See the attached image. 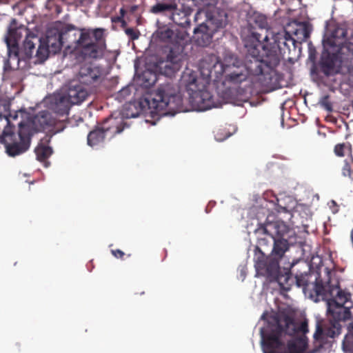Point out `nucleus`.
<instances>
[{"instance_id": "34", "label": "nucleus", "mask_w": 353, "mask_h": 353, "mask_svg": "<svg viewBox=\"0 0 353 353\" xmlns=\"http://www.w3.org/2000/svg\"><path fill=\"white\" fill-rule=\"evenodd\" d=\"M275 237H273V239H270L269 236L265 235V237H259L258 239V245L256 248V250H259L260 254L263 253L260 248L263 247H270L272 245H273V240H275ZM260 254L259 256H261Z\"/></svg>"}, {"instance_id": "37", "label": "nucleus", "mask_w": 353, "mask_h": 353, "mask_svg": "<svg viewBox=\"0 0 353 353\" xmlns=\"http://www.w3.org/2000/svg\"><path fill=\"white\" fill-rule=\"evenodd\" d=\"M199 4L203 8L210 9L214 8L218 3L219 0H199Z\"/></svg>"}, {"instance_id": "13", "label": "nucleus", "mask_w": 353, "mask_h": 353, "mask_svg": "<svg viewBox=\"0 0 353 353\" xmlns=\"http://www.w3.org/2000/svg\"><path fill=\"white\" fill-rule=\"evenodd\" d=\"M199 70L205 79L219 78L221 75V60L214 54H208L201 60Z\"/></svg>"}, {"instance_id": "20", "label": "nucleus", "mask_w": 353, "mask_h": 353, "mask_svg": "<svg viewBox=\"0 0 353 353\" xmlns=\"http://www.w3.org/2000/svg\"><path fill=\"white\" fill-rule=\"evenodd\" d=\"M274 42L276 45V48L274 46V49H278L280 53L285 54L287 51L290 52L291 46L295 48V38H293L292 34L285 30L275 36ZM269 48H273V46L269 45ZM276 51L278 52V50Z\"/></svg>"}, {"instance_id": "2", "label": "nucleus", "mask_w": 353, "mask_h": 353, "mask_svg": "<svg viewBox=\"0 0 353 353\" xmlns=\"http://www.w3.org/2000/svg\"><path fill=\"white\" fill-rule=\"evenodd\" d=\"M252 36L244 39L246 52L243 64L246 79L248 75H270L280 63V56L274 47L269 48L268 43H260Z\"/></svg>"}, {"instance_id": "32", "label": "nucleus", "mask_w": 353, "mask_h": 353, "mask_svg": "<svg viewBox=\"0 0 353 353\" xmlns=\"http://www.w3.org/2000/svg\"><path fill=\"white\" fill-rule=\"evenodd\" d=\"M311 276L310 274L305 273L295 276L296 283L298 287H302L303 289L309 285V277Z\"/></svg>"}, {"instance_id": "5", "label": "nucleus", "mask_w": 353, "mask_h": 353, "mask_svg": "<svg viewBox=\"0 0 353 353\" xmlns=\"http://www.w3.org/2000/svg\"><path fill=\"white\" fill-rule=\"evenodd\" d=\"M6 125L0 137V142L3 144L6 154L9 157H15L29 150L34 130L30 125L21 121L18 132L15 133L10 125L9 119H6Z\"/></svg>"}, {"instance_id": "18", "label": "nucleus", "mask_w": 353, "mask_h": 353, "mask_svg": "<svg viewBox=\"0 0 353 353\" xmlns=\"http://www.w3.org/2000/svg\"><path fill=\"white\" fill-rule=\"evenodd\" d=\"M346 35L347 32L344 28L336 27L332 31L330 35L327 39H323L324 48H335L336 52H340L345 41Z\"/></svg>"}, {"instance_id": "40", "label": "nucleus", "mask_w": 353, "mask_h": 353, "mask_svg": "<svg viewBox=\"0 0 353 353\" xmlns=\"http://www.w3.org/2000/svg\"><path fill=\"white\" fill-rule=\"evenodd\" d=\"M111 253L114 257L117 259H123L125 255V253L119 249L112 250Z\"/></svg>"}, {"instance_id": "44", "label": "nucleus", "mask_w": 353, "mask_h": 353, "mask_svg": "<svg viewBox=\"0 0 353 353\" xmlns=\"http://www.w3.org/2000/svg\"><path fill=\"white\" fill-rule=\"evenodd\" d=\"M350 173H351L350 166L348 164H345V165L343 168V174L345 175H347V174L350 175Z\"/></svg>"}, {"instance_id": "31", "label": "nucleus", "mask_w": 353, "mask_h": 353, "mask_svg": "<svg viewBox=\"0 0 353 353\" xmlns=\"http://www.w3.org/2000/svg\"><path fill=\"white\" fill-rule=\"evenodd\" d=\"M13 32H10V36L6 39V43L8 48L9 56H13L16 59H19V47L17 41L13 38Z\"/></svg>"}, {"instance_id": "27", "label": "nucleus", "mask_w": 353, "mask_h": 353, "mask_svg": "<svg viewBox=\"0 0 353 353\" xmlns=\"http://www.w3.org/2000/svg\"><path fill=\"white\" fill-rule=\"evenodd\" d=\"M72 104L69 102L65 95L59 98V100L53 105L52 110L56 117L68 115Z\"/></svg>"}, {"instance_id": "29", "label": "nucleus", "mask_w": 353, "mask_h": 353, "mask_svg": "<svg viewBox=\"0 0 353 353\" xmlns=\"http://www.w3.org/2000/svg\"><path fill=\"white\" fill-rule=\"evenodd\" d=\"M276 221L272 222H266L261 225L256 230L259 234H263L270 236V239L276 238Z\"/></svg>"}, {"instance_id": "45", "label": "nucleus", "mask_w": 353, "mask_h": 353, "mask_svg": "<svg viewBox=\"0 0 353 353\" xmlns=\"http://www.w3.org/2000/svg\"><path fill=\"white\" fill-rule=\"evenodd\" d=\"M112 21H113L114 22H120V23H125V24H126V22L125 21V20L123 19V18L122 17V16H118V17H117L114 18V19H112Z\"/></svg>"}, {"instance_id": "7", "label": "nucleus", "mask_w": 353, "mask_h": 353, "mask_svg": "<svg viewBox=\"0 0 353 353\" xmlns=\"http://www.w3.org/2000/svg\"><path fill=\"white\" fill-rule=\"evenodd\" d=\"M77 40L80 52L85 59H99L103 57L106 47V29L81 28Z\"/></svg>"}, {"instance_id": "49", "label": "nucleus", "mask_w": 353, "mask_h": 353, "mask_svg": "<svg viewBox=\"0 0 353 353\" xmlns=\"http://www.w3.org/2000/svg\"><path fill=\"white\" fill-rule=\"evenodd\" d=\"M350 1H352L353 3V0H350Z\"/></svg>"}, {"instance_id": "11", "label": "nucleus", "mask_w": 353, "mask_h": 353, "mask_svg": "<svg viewBox=\"0 0 353 353\" xmlns=\"http://www.w3.org/2000/svg\"><path fill=\"white\" fill-rule=\"evenodd\" d=\"M225 74L226 79L232 83H241L246 80V72L243 62L237 54L225 50L221 60V74Z\"/></svg>"}, {"instance_id": "24", "label": "nucleus", "mask_w": 353, "mask_h": 353, "mask_svg": "<svg viewBox=\"0 0 353 353\" xmlns=\"http://www.w3.org/2000/svg\"><path fill=\"white\" fill-rule=\"evenodd\" d=\"M52 135L46 134L43 139H41L38 145L35 148V154L37 159L41 162L45 161L52 154V148L48 145L50 142Z\"/></svg>"}, {"instance_id": "36", "label": "nucleus", "mask_w": 353, "mask_h": 353, "mask_svg": "<svg viewBox=\"0 0 353 353\" xmlns=\"http://www.w3.org/2000/svg\"><path fill=\"white\" fill-rule=\"evenodd\" d=\"M18 118V113L15 112L13 114L10 113L8 115H5L3 117L0 114V123H3V124H6V119H9V123L11 127H12L13 130H14V126L11 124V120H16Z\"/></svg>"}, {"instance_id": "28", "label": "nucleus", "mask_w": 353, "mask_h": 353, "mask_svg": "<svg viewBox=\"0 0 353 353\" xmlns=\"http://www.w3.org/2000/svg\"><path fill=\"white\" fill-rule=\"evenodd\" d=\"M175 6L176 3L174 1L158 2L151 8L150 11L155 14H164L170 17Z\"/></svg>"}, {"instance_id": "35", "label": "nucleus", "mask_w": 353, "mask_h": 353, "mask_svg": "<svg viewBox=\"0 0 353 353\" xmlns=\"http://www.w3.org/2000/svg\"><path fill=\"white\" fill-rule=\"evenodd\" d=\"M125 34L128 36L130 40L134 41L139 37L140 32L138 30L133 28H128L125 30Z\"/></svg>"}, {"instance_id": "33", "label": "nucleus", "mask_w": 353, "mask_h": 353, "mask_svg": "<svg viewBox=\"0 0 353 353\" xmlns=\"http://www.w3.org/2000/svg\"><path fill=\"white\" fill-rule=\"evenodd\" d=\"M289 227L282 221H276V238H283L288 232Z\"/></svg>"}, {"instance_id": "16", "label": "nucleus", "mask_w": 353, "mask_h": 353, "mask_svg": "<svg viewBox=\"0 0 353 353\" xmlns=\"http://www.w3.org/2000/svg\"><path fill=\"white\" fill-rule=\"evenodd\" d=\"M269 25L267 17L263 14H256L253 18V24L251 25L250 33L245 38H254L259 40V43H265L268 41Z\"/></svg>"}, {"instance_id": "15", "label": "nucleus", "mask_w": 353, "mask_h": 353, "mask_svg": "<svg viewBox=\"0 0 353 353\" xmlns=\"http://www.w3.org/2000/svg\"><path fill=\"white\" fill-rule=\"evenodd\" d=\"M260 334L264 353H278V351L285 346L284 340L281 339L268 327L261 328Z\"/></svg>"}, {"instance_id": "47", "label": "nucleus", "mask_w": 353, "mask_h": 353, "mask_svg": "<svg viewBox=\"0 0 353 353\" xmlns=\"http://www.w3.org/2000/svg\"><path fill=\"white\" fill-rule=\"evenodd\" d=\"M200 12H197L195 15V20H197L198 17L200 15Z\"/></svg>"}, {"instance_id": "21", "label": "nucleus", "mask_w": 353, "mask_h": 353, "mask_svg": "<svg viewBox=\"0 0 353 353\" xmlns=\"http://www.w3.org/2000/svg\"><path fill=\"white\" fill-rule=\"evenodd\" d=\"M191 10L189 8L181 6L178 8L176 4L175 8L173 9L170 19L178 26L183 28H189L190 26V15Z\"/></svg>"}, {"instance_id": "48", "label": "nucleus", "mask_w": 353, "mask_h": 353, "mask_svg": "<svg viewBox=\"0 0 353 353\" xmlns=\"http://www.w3.org/2000/svg\"><path fill=\"white\" fill-rule=\"evenodd\" d=\"M126 25H127V23H126V24H125V23H121V26H122V27H125Z\"/></svg>"}, {"instance_id": "17", "label": "nucleus", "mask_w": 353, "mask_h": 353, "mask_svg": "<svg viewBox=\"0 0 353 353\" xmlns=\"http://www.w3.org/2000/svg\"><path fill=\"white\" fill-rule=\"evenodd\" d=\"M103 75L102 68L92 63L82 65L78 73L79 81L85 85H91L100 81Z\"/></svg>"}, {"instance_id": "43", "label": "nucleus", "mask_w": 353, "mask_h": 353, "mask_svg": "<svg viewBox=\"0 0 353 353\" xmlns=\"http://www.w3.org/2000/svg\"><path fill=\"white\" fill-rule=\"evenodd\" d=\"M128 12L130 14H134L138 9V6H127Z\"/></svg>"}, {"instance_id": "9", "label": "nucleus", "mask_w": 353, "mask_h": 353, "mask_svg": "<svg viewBox=\"0 0 353 353\" xmlns=\"http://www.w3.org/2000/svg\"><path fill=\"white\" fill-rule=\"evenodd\" d=\"M266 327L284 341L285 336H292L299 332L305 334L308 332L307 322H302L297 325L294 319L284 312L272 316Z\"/></svg>"}, {"instance_id": "46", "label": "nucleus", "mask_w": 353, "mask_h": 353, "mask_svg": "<svg viewBox=\"0 0 353 353\" xmlns=\"http://www.w3.org/2000/svg\"><path fill=\"white\" fill-rule=\"evenodd\" d=\"M128 12L127 8L123 7L120 9V16L124 18L125 14Z\"/></svg>"}, {"instance_id": "39", "label": "nucleus", "mask_w": 353, "mask_h": 353, "mask_svg": "<svg viewBox=\"0 0 353 353\" xmlns=\"http://www.w3.org/2000/svg\"><path fill=\"white\" fill-rule=\"evenodd\" d=\"M345 148V145L344 143L341 144H337L334 148V152L336 155L339 157H343L345 155L344 154V149Z\"/></svg>"}, {"instance_id": "38", "label": "nucleus", "mask_w": 353, "mask_h": 353, "mask_svg": "<svg viewBox=\"0 0 353 353\" xmlns=\"http://www.w3.org/2000/svg\"><path fill=\"white\" fill-rule=\"evenodd\" d=\"M321 105L328 112L332 111V105L329 100V96H324L320 101Z\"/></svg>"}, {"instance_id": "14", "label": "nucleus", "mask_w": 353, "mask_h": 353, "mask_svg": "<svg viewBox=\"0 0 353 353\" xmlns=\"http://www.w3.org/2000/svg\"><path fill=\"white\" fill-rule=\"evenodd\" d=\"M39 47L36 51V57L41 61H45L49 54V48H52L54 52L59 51L63 46L62 34L57 32L54 36L48 34L43 39H38Z\"/></svg>"}, {"instance_id": "1", "label": "nucleus", "mask_w": 353, "mask_h": 353, "mask_svg": "<svg viewBox=\"0 0 353 353\" xmlns=\"http://www.w3.org/2000/svg\"><path fill=\"white\" fill-rule=\"evenodd\" d=\"M326 279H316L314 291L316 296L326 300L327 321L318 322L314 334L313 349L309 353L319 352L327 343L328 338L338 336L342 330L341 322L351 319L350 309L353 307V285L341 289L339 282L332 279L333 273L325 268Z\"/></svg>"}, {"instance_id": "26", "label": "nucleus", "mask_w": 353, "mask_h": 353, "mask_svg": "<svg viewBox=\"0 0 353 353\" xmlns=\"http://www.w3.org/2000/svg\"><path fill=\"white\" fill-rule=\"evenodd\" d=\"M312 27L307 22H300L294 24L292 30V34L296 37V42L305 41L310 36Z\"/></svg>"}, {"instance_id": "4", "label": "nucleus", "mask_w": 353, "mask_h": 353, "mask_svg": "<svg viewBox=\"0 0 353 353\" xmlns=\"http://www.w3.org/2000/svg\"><path fill=\"white\" fill-rule=\"evenodd\" d=\"M188 34L185 30L174 32L166 28L159 32V38L168 43H172L173 46L170 48L168 54L164 61L160 62V68L165 76L171 77L180 70L183 63V42L187 39Z\"/></svg>"}, {"instance_id": "23", "label": "nucleus", "mask_w": 353, "mask_h": 353, "mask_svg": "<svg viewBox=\"0 0 353 353\" xmlns=\"http://www.w3.org/2000/svg\"><path fill=\"white\" fill-rule=\"evenodd\" d=\"M65 96L72 105L84 101L88 97V92L81 85H71Z\"/></svg>"}, {"instance_id": "8", "label": "nucleus", "mask_w": 353, "mask_h": 353, "mask_svg": "<svg viewBox=\"0 0 353 353\" xmlns=\"http://www.w3.org/2000/svg\"><path fill=\"white\" fill-rule=\"evenodd\" d=\"M185 88L190 96V103L197 111H205L216 107L212 94L205 89V85L199 82L196 76L190 74L183 76Z\"/></svg>"}, {"instance_id": "19", "label": "nucleus", "mask_w": 353, "mask_h": 353, "mask_svg": "<svg viewBox=\"0 0 353 353\" xmlns=\"http://www.w3.org/2000/svg\"><path fill=\"white\" fill-rule=\"evenodd\" d=\"M193 32L196 43L204 47L211 43L214 31L205 23H202L194 29Z\"/></svg>"}, {"instance_id": "22", "label": "nucleus", "mask_w": 353, "mask_h": 353, "mask_svg": "<svg viewBox=\"0 0 353 353\" xmlns=\"http://www.w3.org/2000/svg\"><path fill=\"white\" fill-rule=\"evenodd\" d=\"M340 52H336L335 48H326L322 54L320 66L321 71L327 76L330 75L334 68V62L337 54Z\"/></svg>"}, {"instance_id": "25", "label": "nucleus", "mask_w": 353, "mask_h": 353, "mask_svg": "<svg viewBox=\"0 0 353 353\" xmlns=\"http://www.w3.org/2000/svg\"><path fill=\"white\" fill-rule=\"evenodd\" d=\"M287 337H285V343L288 342L287 347L283 350L281 347L278 353H305L307 347V343L305 339L289 340Z\"/></svg>"}, {"instance_id": "12", "label": "nucleus", "mask_w": 353, "mask_h": 353, "mask_svg": "<svg viewBox=\"0 0 353 353\" xmlns=\"http://www.w3.org/2000/svg\"><path fill=\"white\" fill-rule=\"evenodd\" d=\"M32 123L37 131L48 130L52 132V136L64 128L61 120L53 112L48 110H42L37 114Z\"/></svg>"}, {"instance_id": "30", "label": "nucleus", "mask_w": 353, "mask_h": 353, "mask_svg": "<svg viewBox=\"0 0 353 353\" xmlns=\"http://www.w3.org/2000/svg\"><path fill=\"white\" fill-rule=\"evenodd\" d=\"M32 39L38 40L36 35L33 34H28L23 42V50L26 57L30 59L32 57L34 50L35 48V43Z\"/></svg>"}, {"instance_id": "6", "label": "nucleus", "mask_w": 353, "mask_h": 353, "mask_svg": "<svg viewBox=\"0 0 353 353\" xmlns=\"http://www.w3.org/2000/svg\"><path fill=\"white\" fill-rule=\"evenodd\" d=\"M147 102L149 108L160 115L173 116L183 110L182 97L175 93L170 83L161 85Z\"/></svg>"}, {"instance_id": "3", "label": "nucleus", "mask_w": 353, "mask_h": 353, "mask_svg": "<svg viewBox=\"0 0 353 353\" xmlns=\"http://www.w3.org/2000/svg\"><path fill=\"white\" fill-rule=\"evenodd\" d=\"M289 249V243L283 238H276L273 240V248L271 256H265L264 253L257 256L254 262L256 275L264 276L270 283L277 282L281 288L288 283L291 277L290 270L284 274L281 272L279 261Z\"/></svg>"}, {"instance_id": "41", "label": "nucleus", "mask_w": 353, "mask_h": 353, "mask_svg": "<svg viewBox=\"0 0 353 353\" xmlns=\"http://www.w3.org/2000/svg\"><path fill=\"white\" fill-rule=\"evenodd\" d=\"M130 94V91L128 88H124L121 90L119 92V95L122 97H125L126 96H129Z\"/></svg>"}, {"instance_id": "10", "label": "nucleus", "mask_w": 353, "mask_h": 353, "mask_svg": "<svg viewBox=\"0 0 353 353\" xmlns=\"http://www.w3.org/2000/svg\"><path fill=\"white\" fill-rule=\"evenodd\" d=\"M127 126L123 120L109 117L100 125L89 132L87 137L88 144L92 147L99 145L103 143L106 138L112 139L120 134Z\"/></svg>"}, {"instance_id": "42", "label": "nucleus", "mask_w": 353, "mask_h": 353, "mask_svg": "<svg viewBox=\"0 0 353 353\" xmlns=\"http://www.w3.org/2000/svg\"><path fill=\"white\" fill-rule=\"evenodd\" d=\"M147 74L152 75L154 79L151 81L145 80V82L147 83L146 85H153L155 83L156 80H157L156 76L154 74L150 73V72H145V73L143 74V78H145Z\"/></svg>"}]
</instances>
